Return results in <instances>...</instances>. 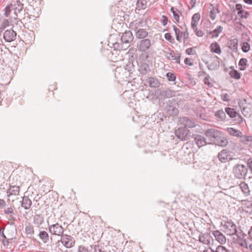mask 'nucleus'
Segmentation results:
<instances>
[{"mask_svg": "<svg viewBox=\"0 0 252 252\" xmlns=\"http://www.w3.org/2000/svg\"><path fill=\"white\" fill-rule=\"evenodd\" d=\"M24 4L20 0H13L11 3L6 6V14L9 15L10 11H13L14 14L12 17L14 18L13 23L16 24V26H19L20 28L22 25L21 20L18 19V14L20 13L23 9Z\"/></svg>", "mask_w": 252, "mask_h": 252, "instance_id": "obj_1", "label": "nucleus"}, {"mask_svg": "<svg viewBox=\"0 0 252 252\" xmlns=\"http://www.w3.org/2000/svg\"><path fill=\"white\" fill-rule=\"evenodd\" d=\"M179 122L180 124L186 128H193L196 126L193 120L186 117H181Z\"/></svg>", "mask_w": 252, "mask_h": 252, "instance_id": "obj_12", "label": "nucleus"}, {"mask_svg": "<svg viewBox=\"0 0 252 252\" xmlns=\"http://www.w3.org/2000/svg\"><path fill=\"white\" fill-rule=\"evenodd\" d=\"M247 60L245 58H242L240 59L239 62V65L240 66V69L241 70H244L247 67Z\"/></svg>", "mask_w": 252, "mask_h": 252, "instance_id": "obj_37", "label": "nucleus"}, {"mask_svg": "<svg viewBox=\"0 0 252 252\" xmlns=\"http://www.w3.org/2000/svg\"><path fill=\"white\" fill-rule=\"evenodd\" d=\"M78 252H89L88 249L84 246H80L78 249Z\"/></svg>", "mask_w": 252, "mask_h": 252, "instance_id": "obj_52", "label": "nucleus"}, {"mask_svg": "<svg viewBox=\"0 0 252 252\" xmlns=\"http://www.w3.org/2000/svg\"><path fill=\"white\" fill-rule=\"evenodd\" d=\"M222 27L220 26H218L214 30L211 32L212 33V37H217L219 36L220 33L222 31Z\"/></svg>", "mask_w": 252, "mask_h": 252, "instance_id": "obj_36", "label": "nucleus"}, {"mask_svg": "<svg viewBox=\"0 0 252 252\" xmlns=\"http://www.w3.org/2000/svg\"><path fill=\"white\" fill-rule=\"evenodd\" d=\"M21 206L25 209H29L32 205V202L28 196H24L22 197V200L21 201Z\"/></svg>", "mask_w": 252, "mask_h": 252, "instance_id": "obj_20", "label": "nucleus"}, {"mask_svg": "<svg viewBox=\"0 0 252 252\" xmlns=\"http://www.w3.org/2000/svg\"><path fill=\"white\" fill-rule=\"evenodd\" d=\"M210 6L212 7V9H213V10L215 11V12L216 13H219L220 12L218 5H217L216 6H214L213 4H210Z\"/></svg>", "mask_w": 252, "mask_h": 252, "instance_id": "obj_54", "label": "nucleus"}, {"mask_svg": "<svg viewBox=\"0 0 252 252\" xmlns=\"http://www.w3.org/2000/svg\"><path fill=\"white\" fill-rule=\"evenodd\" d=\"M165 38L171 42H173L174 39L172 38L171 34L170 33H166L164 34Z\"/></svg>", "mask_w": 252, "mask_h": 252, "instance_id": "obj_49", "label": "nucleus"}, {"mask_svg": "<svg viewBox=\"0 0 252 252\" xmlns=\"http://www.w3.org/2000/svg\"><path fill=\"white\" fill-rule=\"evenodd\" d=\"M167 113L169 116H176L179 113L178 109L174 106L169 105L166 107Z\"/></svg>", "mask_w": 252, "mask_h": 252, "instance_id": "obj_21", "label": "nucleus"}, {"mask_svg": "<svg viewBox=\"0 0 252 252\" xmlns=\"http://www.w3.org/2000/svg\"><path fill=\"white\" fill-rule=\"evenodd\" d=\"M48 228L49 233L51 235H56L61 237L64 233V229L62 225L58 222L51 223L47 221Z\"/></svg>", "mask_w": 252, "mask_h": 252, "instance_id": "obj_4", "label": "nucleus"}, {"mask_svg": "<svg viewBox=\"0 0 252 252\" xmlns=\"http://www.w3.org/2000/svg\"><path fill=\"white\" fill-rule=\"evenodd\" d=\"M16 32L13 29L7 30L3 33V39L8 42L14 41L16 39Z\"/></svg>", "mask_w": 252, "mask_h": 252, "instance_id": "obj_9", "label": "nucleus"}, {"mask_svg": "<svg viewBox=\"0 0 252 252\" xmlns=\"http://www.w3.org/2000/svg\"><path fill=\"white\" fill-rule=\"evenodd\" d=\"M210 48L211 51L213 53H215L218 54H220L221 52L219 44L216 42L212 43L211 44Z\"/></svg>", "mask_w": 252, "mask_h": 252, "instance_id": "obj_31", "label": "nucleus"}, {"mask_svg": "<svg viewBox=\"0 0 252 252\" xmlns=\"http://www.w3.org/2000/svg\"><path fill=\"white\" fill-rule=\"evenodd\" d=\"M216 240L220 244H223L226 242V238L224 235L219 230H215L213 232Z\"/></svg>", "mask_w": 252, "mask_h": 252, "instance_id": "obj_18", "label": "nucleus"}, {"mask_svg": "<svg viewBox=\"0 0 252 252\" xmlns=\"http://www.w3.org/2000/svg\"><path fill=\"white\" fill-rule=\"evenodd\" d=\"M4 214L7 215H10V217L11 219L13 218V210L11 207H8L7 208L5 209L4 211Z\"/></svg>", "mask_w": 252, "mask_h": 252, "instance_id": "obj_44", "label": "nucleus"}, {"mask_svg": "<svg viewBox=\"0 0 252 252\" xmlns=\"http://www.w3.org/2000/svg\"><path fill=\"white\" fill-rule=\"evenodd\" d=\"M61 242L65 247L70 248L74 246L75 241L71 236L63 234L61 236Z\"/></svg>", "mask_w": 252, "mask_h": 252, "instance_id": "obj_8", "label": "nucleus"}, {"mask_svg": "<svg viewBox=\"0 0 252 252\" xmlns=\"http://www.w3.org/2000/svg\"><path fill=\"white\" fill-rule=\"evenodd\" d=\"M205 135L209 138H212V141L220 146H225L228 144L227 140L223 136L222 132L214 128L208 129L204 132Z\"/></svg>", "mask_w": 252, "mask_h": 252, "instance_id": "obj_2", "label": "nucleus"}, {"mask_svg": "<svg viewBox=\"0 0 252 252\" xmlns=\"http://www.w3.org/2000/svg\"><path fill=\"white\" fill-rule=\"evenodd\" d=\"M7 193L8 196L11 195H18L19 193V187L16 186H10L7 189Z\"/></svg>", "mask_w": 252, "mask_h": 252, "instance_id": "obj_25", "label": "nucleus"}, {"mask_svg": "<svg viewBox=\"0 0 252 252\" xmlns=\"http://www.w3.org/2000/svg\"><path fill=\"white\" fill-rule=\"evenodd\" d=\"M145 0H138L137 2V6L140 9H145L146 6Z\"/></svg>", "mask_w": 252, "mask_h": 252, "instance_id": "obj_41", "label": "nucleus"}, {"mask_svg": "<svg viewBox=\"0 0 252 252\" xmlns=\"http://www.w3.org/2000/svg\"><path fill=\"white\" fill-rule=\"evenodd\" d=\"M212 252H229V251L223 246H219L217 247L216 251L211 249Z\"/></svg>", "mask_w": 252, "mask_h": 252, "instance_id": "obj_43", "label": "nucleus"}, {"mask_svg": "<svg viewBox=\"0 0 252 252\" xmlns=\"http://www.w3.org/2000/svg\"><path fill=\"white\" fill-rule=\"evenodd\" d=\"M168 19L166 16L163 15L162 16V24L163 26H165L167 24Z\"/></svg>", "mask_w": 252, "mask_h": 252, "instance_id": "obj_56", "label": "nucleus"}, {"mask_svg": "<svg viewBox=\"0 0 252 252\" xmlns=\"http://www.w3.org/2000/svg\"><path fill=\"white\" fill-rule=\"evenodd\" d=\"M239 245L241 247H244L246 249L248 248L247 243L246 241L244 240L241 242V243H239Z\"/></svg>", "mask_w": 252, "mask_h": 252, "instance_id": "obj_58", "label": "nucleus"}, {"mask_svg": "<svg viewBox=\"0 0 252 252\" xmlns=\"http://www.w3.org/2000/svg\"><path fill=\"white\" fill-rule=\"evenodd\" d=\"M219 160L221 162H226L229 160H231L233 158L231 157L229 151L227 150H222L221 151L218 155Z\"/></svg>", "mask_w": 252, "mask_h": 252, "instance_id": "obj_10", "label": "nucleus"}, {"mask_svg": "<svg viewBox=\"0 0 252 252\" xmlns=\"http://www.w3.org/2000/svg\"><path fill=\"white\" fill-rule=\"evenodd\" d=\"M171 12L173 13L174 15L177 12H179V11L177 9H175L174 7H172L170 9Z\"/></svg>", "mask_w": 252, "mask_h": 252, "instance_id": "obj_64", "label": "nucleus"}, {"mask_svg": "<svg viewBox=\"0 0 252 252\" xmlns=\"http://www.w3.org/2000/svg\"><path fill=\"white\" fill-rule=\"evenodd\" d=\"M235 9L238 11H242L243 10L242 8V6L241 4H236L235 6Z\"/></svg>", "mask_w": 252, "mask_h": 252, "instance_id": "obj_60", "label": "nucleus"}, {"mask_svg": "<svg viewBox=\"0 0 252 252\" xmlns=\"http://www.w3.org/2000/svg\"><path fill=\"white\" fill-rule=\"evenodd\" d=\"M14 14V11H10V15H7L6 14V8H5V12H4V15L6 17H8L9 20H10V24L13 26V27H14L15 25H16L14 23H13L12 22H13V21L14 20V18H13L12 17V15Z\"/></svg>", "mask_w": 252, "mask_h": 252, "instance_id": "obj_42", "label": "nucleus"}, {"mask_svg": "<svg viewBox=\"0 0 252 252\" xmlns=\"http://www.w3.org/2000/svg\"><path fill=\"white\" fill-rule=\"evenodd\" d=\"M180 13V12H177V13H176L175 14H174L173 15L174 19L176 20V21L177 23H179L180 22V15H179Z\"/></svg>", "mask_w": 252, "mask_h": 252, "instance_id": "obj_57", "label": "nucleus"}, {"mask_svg": "<svg viewBox=\"0 0 252 252\" xmlns=\"http://www.w3.org/2000/svg\"><path fill=\"white\" fill-rule=\"evenodd\" d=\"M195 32L196 35L199 37H202L204 34L203 32L201 30H196Z\"/></svg>", "mask_w": 252, "mask_h": 252, "instance_id": "obj_59", "label": "nucleus"}, {"mask_svg": "<svg viewBox=\"0 0 252 252\" xmlns=\"http://www.w3.org/2000/svg\"><path fill=\"white\" fill-rule=\"evenodd\" d=\"M229 75L231 76V77L236 79H239L241 77L240 73L236 70L230 71L229 72Z\"/></svg>", "mask_w": 252, "mask_h": 252, "instance_id": "obj_38", "label": "nucleus"}, {"mask_svg": "<svg viewBox=\"0 0 252 252\" xmlns=\"http://www.w3.org/2000/svg\"><path fill=\"white\" fill-rule=\"evenodd\" d=\"M240 141L242 143L248 146L252 145V136L243 135L241 134V136L240 137Z\"/></svg>", "mask_w": 252, "mask_h": 252, "instance_id": "obj_26", "label": "nucleus"}, {"mask_svg": "<svg viewBox=\"0 0 252 252\" xmlns=\"http://www.w3.org/2000/svg\"><path fill=\"white\" fill-rule=\"evenodd\" d=\"M90 252H102V251L99 245H93L90 246Z\"/></svg>", "mask_w": 252, "mask_h": 252, "instance_id": "obj_39", "label": "nucleus"}, {"mask_svg": "<svg viewBox=\"0 0 252 252\" xmlns=\"http://www.w3.org/2000/svg\"><path fill=\"white\" fill-rule=\"evenodd\" d=\"M199 241L204 244L209 245L213 241V239L209 233H201L199 236Z\"/></svg>", "mask_w": 252, "mask_h": 252, "instance_id": "obj_16", "label": "nucleus"}, {"mask_svg": "<svg viewBox=\"0 0 252 252\" xmlns=\"http://www.w3.org/2000/svg\"><path fill=\"white\" fill-rule=\"evenodd\" d=\"M200 18V14L199 13L194 14L191 19V23L194 22L195 23H198V21Z\"/></svg>", "mask_w": 252, "mask_h": 252, "instance_id": "obj_46", "label": "nucleus"}, {"mask_svg": "<svg viewBox=\"0 0 252 252\" xmlns=\"http://www.w3.org/2000/svg\"><path fill=\"white\" fill-rule=\"evenodd\" d=\"M135 34L136 38L141 39L142 40L145 39V38L148 36V32L143 29L139 28L135 32Z\"/></svg>", "mask_w": 252, "mask_h": 252, "instance_id": "obj_19", "label": "nucleus"}, {"mask_svg": "<svg viewBox=\"0 0 252 252\" xmlns=\"http://www.w3.org/2000/svg\"><path fill=\"white\" fill-rule=\"evenodd\" d=\"M216 14H217V13L212 8V9L211 10V11L210 12L209 16L212 20H214L216 19Z\"/></svg>", "mask_w": 252, "mask_h": 252, "instance_id": "obj_51", "label": "nucleus"}, {"mask_svg": "<svg viewBox=\"0 0 252 252\" xmlns=\"http://www.w3.org/2000/svg\"><path fill=\"white\" fill-rule=\"evenodd\" d=\"M227 46L229 49L236 52L238 49V39L234 38L228 41Z\"/></svg>", "mask_w": 252, "mask_h": 252, "instance_id": "obj_24", "label": "nucleus"}, {"mask_svg": "<svg viewBox=\"0 0 252 252\" xmlns=\"http://www.w3.org/2000/svg\"><path fill=\"white\" fill-rule=\"evenodd\" d=\"M9 23H10V20L9 19L6 20L0 26V30L2 31V30L9 26Z\"/></svg>", "mask_w": 252, "mask_h": 252, "instance_id": "obj_47", "label": "nucleus"}, {"mask_svg": "<svg viewBox=\"0 0 252 252\" xmlns=\"http://www.w3.org/2000/svg\"><path fill=\"white\" fill-rule=\"evenodd\" d=\"M225 130L230 135L233 136L240 137L242 133L240 131L234 129L233 127H227Z\"/></svg>", "mask_w": 252, "mask_h": 252, "instance_id": "obj_28", "label": "nucleus"}, {"mask_svg": "<svg viewBox=\"0 0 252 252\" xmlns=\"http://www.w3.org/2000/svg\"><path fill=\"white\" fill-rule=\"evenodd\" d=\"M239 186L241 190L246 196L249 194L250 190L248 186L246 183H242L240 184Z\"/></svg>", "mask_w": 252, "mask_h": 252, "instance_id": "obj_35", "label": "nucleus"}, {"mask_svg": "<svg viewBox=\"0 0 252 252\" xmlns=\"http://www.w3.org/2000/svg\"><path fill=\"white\" fill-rule=\"evenodd\" d=\"M185 63L189 65H192V63L191 62L189 58H186L184 61Z\"/></svg>", "mask_w": 252, "mask_h": 252, "instance_id": "obj_61", "label": "nucleus"}, {"mask_svg": "<svg viewBox=\"0 0 252 252\" xmlns=\"http://www.w3.org/2000/svg\"><path fill=\"white\" fill-rule=\"evenodd\" d=\"M173 30L175 33L176 40L181 42L182 41V38L185 39L188 37V33L186 32H181L176 27L173 26Z\"/></svg>", "mask_w": 252, "mask_h": 252, "instance_id": "obj_14", "label": "nucleus"}, {"mask_svg": "<svg viewBox=\"0 0 252 252\" xmlns=\"http://www.w3.org/2000/svg\"><path fill=\"white\" fill-rule=\"evenodd\" d=\"M209 76H207V77H206L205 78H204V83L206 84V85H207L208 86H210V83L209 82Z\"/></svg>", "mask_w": 252, "mask_h": 252, "instance_id": "obj_63", "label": "nucleus"}, {"mask_svg": "<svg viewBox=\"0 0 252 252\" xmlns=\"http://www.w3.org/2000/svg\"><path fill=\"white\" fill-rule=\"evenodd\" d=\"M133 38L132 32L130 31H127L122 33L121 42L124 43H129L133 41Z\"/></svg>", "mask_w": 252, "mask_h": 252, "instance_id": "obj_15", "label": "nucleus"}, {"mask_svg": "<svg viewBox=\"0 0 252 252\" xmlns=\"http://www.w3.org/2000/svg\"><path fill=\"white\" fill-rule=\"evenodd\" d=\"M152 46L151 39L145 38L141 40L137 44V49L139 52H146L148 51Z\"/></svg>", "mask_w": 252, "mask_h": 252, "instance_id": "obj_6", "label": "nucleus"}, {"mask_svg": "<svg viewBox=\"0 0 252 252\" xmlns=\"http://www.w3.org/2000/svg\"><path fill=\"white\" fill-rule=\"evenodd\" d=\"M194 140L199 148H201L209 143L207 142L206 139L203 136L200 135H197L194 137Z\"/></svg>", "mask_w": 252, "mask_h": 252, "instance_id": "obj_17", "label": "nucleus"}, {"mask_svg": "<svg viewBox=\"0 0 252 252\" xmlns=\"http://www.w3.org/2000/svg\"><path fill=\"white\" fill-rule=\"evenodd\" d=\"M247 165L250 170L252 173V158H250L247 161Z\"/></svg>", "mask_w": 252, "mask_h": 252, "instance_id": "obj_55", "label": "nucleus"}, {"mask_svg": "<svg viewBox=\"0 0 252 252\" xmlns=\"http://www.w3.org/2000/svg\"><path fill=\"white\" fill-rule=\"evenodd\" d=\"M243 42L241 45L242 51L247 53L250 50V45L248 43L250 41V37L247 33H243L242 34Z\"/></svg>", "mask_w": 252, "mask_h": 252, "instance_id": "obj_11", "label": "nucleus"}, {"mask_svg": "<svg viewBox=\"0 0 252 252\" xmlns=\"http://www.w3.org/2000/svg\"><path fill=\"white\" fill-rule=\"evenodd\" d=\"M225 112H226L230 118H236L239 113H237L235 110L230 107H226L225 108Z\"/></svg>", "mask_w": 252, "mask_h": 252, "instance_id": "obj_33", "label": "nucleus"}, {"mask_svg": "<svg viewBox=\"0 0 252 252\" xmlns=\"http://www.w3.org/2000/svg\"><path fill=\"white\" fill-rule=\"evenodd\" d=\"M166 76L169 81H174L176 79V76L175 75L172 73V72H168L166 74Z\"/></svg>", "mask_w": 252, "mask_h": 252, "instance_id": "obj_45", "label": "nucleus"}, {"mask_svg": "<svg viewBox=\"0 0 252 252\" xmlns=\"http://www.w3.org/2000/svg\"><path fill=\"white\" fill-rule=\"evenodd\" d=\"M197 24L198 23H195L194 22L191 23V28L194 32L197 30Z\"/></svg>", "mask_w": 252, "mask_h": 252, "instance_id": "obj_62", "label": "nucleus"}, {"mask_svg": "<svg viewBox=\"0 0 252 252\" xmlns=\"http://www.w3.org/2000/svg\"><path fill=\"white\" fill-rule=\"evenodd\" d=\"M151 70L150 66L146 63L141 64L139 68V71L143 74H146Z\"/></svg>", "mask_w": 252, "mask_h": 252, "instance_id": "obj_34", "label": "nucleus"}, {"mask_svg": "<svg viewBox=\"0 0 252 252\" xmlns=\"http://www.w3.org/2000/svg\"><path fill=\"white\" fill-rule=\"evenodd\" d=\"M141 22L135 20L130 23L129 28L131 30L136 32L137 30L139 29V28H140V27L141 26Z\"/></svg>", "mask_w": 252, "mask_h": 252, "instance_id": "obj_32", "label": "nucleus"}, {"mask_svg": "<svg viewBox=\"0 0 252 252\" xmlns=\"http://www.w3.org/2000/svg\"><path fill=\"white\" fill-rule=\"evenodd\" d=\"M177 92L171 90L169 89L164 90H158L157 92L158 96L161 99L170 98L175 96Z\"/></svg>", "mask_w": 252, "mask_h": 252, "instance_id": "obj_7", "label": "nucleus"}, {"mask_svg": "<svg viewBox=\"0 0 252 252\" xmlns=\"http://www.w3.org/2000/svg\"><path fill=\"white\" fill-rule=\"evenodd\" d=\"M220 230L227 235H236L240 237V233H238L236 224L231 220H222L221 222Z\"/></svg>", "mask_w": 252, "mask_h": 252, "instance_id": "obj_3", "label": "nucleus"}, {"mask_svg": "<svg viewBox=\"0 0 252 252\" xmlns=\"http://www.w3.org/2000/svg\"><path fill=\"white\" fill-rule=\"evenodd\" d=\"M237 15L241 18H247L250 14L248 11L243 10L242 11H238Z\"/></svg>", "mask_w": 252, "mask_h": 252, "instance_id": "obj_40", "label": "nucleus"}, {"mask_svg": "<svg viewBox=\"0 0 252 252\" xmlns=\"http://www.w3.org/2000/svg\"><path fill=\"white\" fill-rule=\"evenodd\" d=\"M166 57L168 60H173L177 63H180V56H176L173 51H171L170 52H167Z\"/></svg>", "mask_w": 252, "mask_h": 252, "instance_id": "obj_29", "label": "nucleus"}, {"mask_svg": "<svg viewBox=\"0 0 252 252\" xmlns=\"http://www.w3.org/2000/svg\"><path fill=\"white\" fill-rule=\"evenodd\" d=\"M221 99L224 101H229L230 100V95L228 94H225L221 95Z\"/></svg>", "mask_w": 252, "mask_h": 252, "instance_id": "obj_50", "label": "nucleus"}, {"mask_svg": "<svg viewBox=\"0 0 252 252\" xmlns=\"http://www.w3.org/2000/svg\"><path fill=\"white\" fill-rule=\"evenodd\" d=\"M215 116L219 121H223L226 119V114L222 110H218L215 114Z\"/></svg>", "mask_w": 252, "mask_h": 252, "instance_id": "obj_30", "label": "nucleus"}, {"mask_svg": "<svg viewBox=\"0 0 252 252\" xmlns=\"http://www.w3.org/2000/svg\"><path fill=\"white\" fill-rule=\"evenodd\" d=\"M186 53L188 55H195L196 53L195 50L193 48H189L186 50Z\"/></svg>", "mask_w": 252, "mask_h": 252, "instance_id": "obj_48", "label": "nucleus"}, {"mask_svg": "<svg viewBox=\"0 0 252 252\" xmlns=\"http://www.w3.org/2000/svg\"><path fill=\"white\" fill-rule=\"evenodd\" d=\"M149 86L151 88H157L160 86V82L158 80L154 77H149L147 80Z\"/></svg>", "mask_w": 252, "mask_h": 252, "instance_id": "obj_23", "label": "nucleus"}, {"mask_svg": "<svg viewBox=\"0 0 252 252\" xmlns=\"http://www.w3.org/2000/svg\"><path fill=\"white\" fill-rule=\"evenodd\" d=\"M188 130L184 128H179L175 131L176 136L182 141L188 139Z\"/></svg>", "mask_w": 252, "mask_h": 252, "instance_id": "obj_13", "label": "nucleus"}, {"mask_svg": "<svg viewBox=\"0 0 252 252\" xmlns=\"http://www.w3.org/2000/svg\"><path fill=\"white\" fill-rule=\"evenodd\" d=\"M247 172V168L243 164H237L233 168V173L235 177L239 179L245 178Z\"/></svg>", "mask_w": 252, "mask_h": 252, "instance_id": "obj_5", "label": "nucleus"}, {"mask_svg": "<svg viewBox=\"0 0 252 252\" xmlns=\"http://www.w3.org/2000/svg\"><path fill=\"white\" fill-rule=\"evenodd\" d=\"M38 236L40 239L44 244L47 243L49 241V235L46 231H40L38 234Z\"/></svg>", "mask_w": 252, "mask_h": 252, "instance_id": "obj_27", "label": "nucleus"}, {"mask_svg": "<svg viewBox=\"0 0 252 252\" xmlns=\"http://www.w3.org/2000/svg\"><path fill=\"white\" fill-rule=\"evenodd\" d=\"M26 231L28 234H33L34 230L32 226H29L26 227Z\"/></svg>", "mask_w": 252, "mask_h": 252, "instance_id": "obj_53", "label": "nucleus"}, {"mask_svg": "<svg viewBox=\"0 0 252 252\" xmlns=\"http://www.w3.org/2000/svg\"><path fill=\"white\" fill-rule=\"evenodd\" d=\"M44 222V218L40 214H36L33 217V224L37 227H39Z\"/></svg>", "mask_w": 252, "mask_h": 252, "instance_id": "obj_22", "label": "nucleus"}]
</instances>
